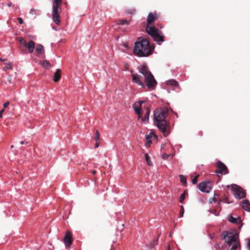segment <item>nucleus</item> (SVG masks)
I'll return each instance as SVG.
<instances>
[{"instance_id":"f257e3e1","label":"nucleus","mask_w":250,"mask_h":250,"mask_svg":"<svg viewBox=\"0 0 250 250\" xmlns=\"http://www.w3.org/2000/svg\"><path fill=\"white\" fill-rule=\"evenodd\" d=\"M168 114V108L167 107L156 109L154 112V120L155 125L165 136L169 133V124L166 118Z\"/></svg>"},{"instance_id":"f03ea898","label":"nucleus","mask_w":250,"mask_h":250,"mask_svg":"<svg viewBox=\"0 0 250 250\" xmlns=\"http://www.w3.org/2000/svg\"><path fill=\"white\" fill-rule=\"evenodd\" d=\"M158 18L157 14L149 13L147 17V24L146 26V30L148 34H149L158 43L160 44L164 41V38L162 35V32L155 27L152 26V23L156 21Z\"/></svg>"},{"instance_id":"7ed1b4c3","label":"nucleus","mask_w":250,"mask_h":250,"mask_svg":"<svg viewBox=\"0 0 250 250\" xmlns=\"http://www.w3.org/2000/svg\"><path fill=\"white\" fill-rule=\"evenodd\" d=\"M154 46L151 45L149 41L143 38H139L135 42L134 53L140 57H148L153 53Z\"/></svg>"},{"instance_id":"20e7f679","label":"nucleus","mask_w":250,"mask_h":250,"mask_svg":"<svg viewBox=\"0 0 250 250\" xmlns=\"http://www.w3.org/2000/svg\"><path fill=\"white\" fill-rule=\"evenodd\" d=\"M223 240L230 247V250H240L241 245L239 238V233L237 229L224 231L222 233Z\"/></svg>"},{"instance_id":"39448f33","label":"nucleus","mask_w":250,"mask_h":250,"mask_svg":"<svg viewBox=\"0 0 250 250\" xmlns=\"http://www.w3.org/2000/svg\"><path fill=\"white\" fill-rule=\"evenodd\" d=\"M138 70L144 76L147 87L149 89H154L157 83L146 64L140 66Z\"/></svg>"},{"instance_id":"423d86ee","label":"nucleus","mask_w":250,"mask_h":250,"mask_svg":"<svg viewBox=\"0 0 250 250\" xmlns=\"http://www.w3.org/2000/svg\"><path fill=\"white\" fill-rule=\"evenodd\" d=\"M52 14L53 21L57 24L60 23V16L61 12V5L62 3V0H52Z\"/></svg>"},{"instance_id":"0eeeda50","label":"nucleus","mask_w":250,"mask_h":250,"mask_svg":"<svg viewBox=\"0 0 250 250\" xmlns=\"http://www.w3.org/2000/svg\"><path fill=\"white\" fill-rule=\"evenodd\" d=\"M18 41L20 43L21 51L22 53H24L28 50L29 53L33 52L35 47V43L33 41H30L28 42L22 38L18 39Z\"/></svg>"},{"instance_id":"6e6552de","label":"nucleus","mask_w":250,"mask_h":250,"mask_svg":"<svg viewBox=\"0 0 250 250\" xmlns=\"http://www.w3.org/2000/svg\"><path fill=\"white\" fill-rule=\"evenodd\" d=\"M231 188L236 198L242 199L245 197L246 195V192L240 186L235 184H232L231 185Z\"/></svg>"},{"instance_id":"1a4fd4ad","label":"nucleus","mask_w":250,"mask_h":250,"mask_svg":"<svg viewBox=\"0 0 250 250\" xmlns=\"http://www.w3.org/2000/svg\"><path fill=\"white\" fill-rule=\"evenodd\" d=\"M198 188L202 192L209 193L211 189V183L209 181L203 182L198 185Z\"/></svg>"},{"instance_id":"9d476101","label":"nucleus","mask_w":250,"mask_h":250,"mask_svg":"<svg viewBox=\"0 0 250 250\" xmlns=\"http://www.w3.org/2000/svg\"><path fill=\"white\" fill-rule=\"evenodd\" d=\"M217 169L215 170L216 173L225 175L229 173V170L227 167L221 161H218L217 162Z\"/></svg>"},{"instance_id":"9b49d317","label":"nucleus","mask_w":250,"mask_h":250,"mask_svg":"<svg viewBox=\"0 0 250 250\" xmlns=\"http://www.w3.org/2000/svg\"><path fill=\"white\" fill-rule=\"evenodd\" d=\"M63 241L65 246L67 247H69L72 245L73 239L72 237V233L70 231L67 230L66 232Z\"/></svg>"},{"instance_id":"f8f14e48","label":"nucleus","mask_w":250,"mask_h":250,"mask_svg":"<svg viewBox=\"0 0 250 250\" xmlns=\"http://www.w3.org/2000/svg\"><path fill=\"white\" fill-rule=\"evenodd\" d=\"M144 101H140L136 102L133 104V109L135 112L138 115V118L140 119L142 115V104Z\"/></svg>"},{"instance_id":"ddd939ff","label":"nucleus","mask_w":250,"mask_h":250,"mask_svg":"<svg viewBox=\"0 0 250 250\" xmlns=\"http://www.w3.org/2000/svg\"><path fill=\"white\" fill-rule=\"evenodd\" d=\"M130 72L132 73L131 77L133 82L138 84L143 87H144L145 83L141 81V76L137 74H134L132 70L130 71Z\"/></svg>"},{"instance_id":"4468645a","label":"nucleus","mask_w":250,"mask_h":250,"mask_svg":"<svg viewBox=\"0 0 250 250\" xmlns=\"http://www.w3.org/2000/svg\"><path fill=\"white\" fill-rule=\"evenodd\" d=\"M156 138V136L154 134L153 131L150 132L148 135H146V146L149 147L151 144V139L152 138Z\"/></svg>"},{"instance_id":"2eb2a0df","label":"nucleus","mask_w":250,"mask_h":250,"mask_svg":"<svg viewBox=\"0 0 250 250\" xmlns=\"http://www.w3.org/2000/svg\"><path fill=\"white\" fill-rule=\"evenodd\" d=\"M35 52L37 56L44 54V49L43 45L41 44H38L36 47Z\"/></svg>"},{"instance_id":"dca6fc26","label":"nucleus","mask_w":250,"mask_h":250,"mask_svg":"<svg viewBox=\"0 0 250 250\" xmlns=\"http://www.w3.org/2000/svg\"><path fill=\"white\" fill-rule=\"evenodd\" d=\"M61 70L60 69H58L56 72L54 73V77L53 78V80L55 82H58L61 78Z\"/></svg>"},{"instance_id":"f3484780","label":"nucleus","mask_w":250,"mask_h":250,"mask_svg":"<svg viewBox=\"0 0 250 250\" xmlns=\"http://www.w3.org/2000/svg\"><path fill=\"white\" fill-rule=\"evenodd\" d=\"M241 206L243 208L247 211L250 210V204L248 200H244L241 203Z\"/></svg>"},{"instance_id":"a211bd4d","label":"nucleus","mask_w":250,"mask_h":250,"mask_svg":"<svg viewBox=\"0 0 250 250\" xmlns=\"http://www.w3.org/2000/svg\"><path fill=\"white\" fill-rule=\"evenodd\" d=\"M228 220L233 224H238L240 222V218H234L232 215L229 217Z\"/></svg>"},{"instance_id":"6ab92c4d","label":"nucleus","mask_w":250,"mask_h":250,"mask_svg":"<svg viewBox=\"0 0 250 250\" xmlns=\"http://www.w3.org/2000/svg\"><path fill=\"white\" fill-rule=\"evenodd\" d=\"M150 112V110L148 107H147L146 109V113H145L144 117L143 118H141L142 119V121L145 122L146 121H147L148 120L149 115Z\"/></svg>"},{"instance_id":"aec40b11","label":"nucleus","mask_w":250,"mask_h":250,"mask_svg":"<svg viewBox=\"0 0 250 250\" xmlns=\"http://www.w3.org/2000/svg\"><path fill=\"white\" fill-rule=\"evenodd\" d=\"M167 84L170 85L174 86H177L178 83L177 81L174 80H170L167 82Z\"/></svg>"},{"instance_id":"412c9836","label":"nucleus","mask_w":250,"mask_h":250,"mask_svg":"<svg viewBox=\"0 0 250 250\" xmlns=\"http://www.w3.org/2000/svg\"><path fill=\"white\" fill-rule=\"evenodd\" d=\"M42 65L43 67L47 69L51 67L50 62L47 60L43 61L42 63Z\"/></svg>"},{"instance_id":"4be33fe9","label":"nucleus","mask_w":250,"mask_h":250,"mask_svg":"<svg viewBox=\"0 0 250 250\" xmlns=\"http://www.w3.org/2000/svg\"><path fill=\"white\" fill-rule=\"evenodd\" d=\"M187 194V191H184V192L179 197V202L180 203H183L184 200L185 199L186 195Z\"/></svg>"},{"instance_id":"5701e85b","label":"nucleus","mask_w":250,"mask_h":250,"mask_svg":"<svg viewBox=\"0 0 250 250\" xmlns=\"http://www.w3.org/2000/svg\"><path fill=\"white\" fill-rule=\"evenodd\" d=\"M13 67L12 63L9 62L8 63H6V66L3 68V70L5 71H7L8 69H11Z\"/></svg>"},{"instance_id":"b1692460","label":"nucleus","mask_w":250,"mask_h":250,"mask_svg":"<svg viewBox=\"0 0 250 250\" xmlns=\"http://www.w3.org/2000/svg\"><path fill=\"white\" fill-rule=\"evenodd\" d=\"M129 21H127L126 20H122L119 21L117 23L118 24H121V25H125V24H129Z\"/></svg>"},{"instance_id":"393cba45","label":"nucleus","mask_w":250,"mask_h":250,"mask_svg":"<svg viewBox=\"0 0 250 250\" xmlns=\"http://www.w3.org/2000/svg\"><path fill=\"white\" fill-rule=\"evenodd\" d=\"M145 159H146V161L147 165L148 166H151L152 165V163H151V162L150 161V158H149L148 154H147V153L145 154Z\"/></svg>"},{"instance_id":"a878e982","label":"nucleus","mask_w":250,"mask_h":250,"mask_svg":"<svg viewBox=\"0 0 250 250\" xmlns=\"http://www.w3.org/2000/svg\"><path fill=\"white\" fill-rule=\"evenodd\" d=\"M179 177H180V181L181 183H182L183 184L186 183L187 179H186V178L185 176H184L182 175H180Z\"/></svg>"},{"instance_id":"bb28decb","label":"nucleus","mask_w":250,"mask_h":250,"mask_svg":"<svg viewBox=\"0 0 250 250\" xmlns=\"http://www.w3.org/2000/svg\"><path fill=\"white\" fill-rule=\"evenodd\" d=\"M180 208H181V210L180 212L179 217H182L184 214V208L183 206H182V205H181L180 206Z\"/></svg>"},{"instance_id":"cd10ccee","label":"nucleus","mask_w":250,"mask_h":250,"mask_svg":"<svg viewBox=\"0 0 250 250\" xmlns=\"http://www.w3.org/2000/svg\"><path fill=\"white\" fill-rule=\"evenodd\" d=\"M158 240V238H156L153 240V241L150 243V247H153L155 245H157V242Z\"/></svg>"},{"instance_id":"c85d7f7f","label":"nucleus","mask_w":250,"mask_h":250,"mask_svg":"<svg viewBox=\"0 0 250 250\" xmlns=\"http://www.w3.org/2000/svg\"><path fill=\"white\" fill-rule=\"evenodd\" d=\"M94 139L96 141H98L100 139V134L98 130H97L96 132Z\"/></svg>"},{"instance_id":"c756f323","label":"nucleus","mask_w":250,"mask_h":250,"mask_svg":"<svg viewBox=\"0 0 250 250\" xmlns=\"http://www.w3.org/2000/svg\"><path fill=\"white\" fill-rule=\"evenodd\" d=\"M199 177V175H197L192 180V183H193V184H196L197 183L198 178Z\"/></svg>"},{"instance_id":"7c9ffc66","label":"nucleus","mask_w":250,"mask_h":250,"mask_svg":"<svg viewBox=\"0 0 250 250\" xmlns=\"http://www.w3.org/2000/svg\"><path fill=\"white\" fill-rule=\"evenodd\" d=\"M38 11L37 9H35L34 8H32L30 9V11H29V13L31 15H34V14H35L37 12V11Z\"/></svg>"},{"instance_id":"2f4dec72","label":"nucleus","mask_w":250,"mask_h":250,"mask_svg":"<svg viewBox=\"0 0 250 250\" xmlns=\"http://www.w3.org/2000/svg\"><path fill=\"white\" fill-rule=\"evenodd\" d=\"M214 247L215 248V249L216 250H219V249H220V244H219V243H216L214 245Z\"/></svg>"},{"instance_id":"473e14b6","label":"nucleus","mask_w":250,"mask_h":250,"mask_svg":"<svg viewBox=\"0 0 250 250\" xmlns=\"http://www.w3.org/2000/svg\"><path fill=\"white\" fill-rule=\"evenodd\" d=\"M10 104V102L9 101H7L3 104V108L5 110V108H7Z\"/></svg>"},{"instance_id":"72a5a7b5","label":"nucleus","mask_w":250,"mask_h":250,"mask_svg":"<svg viewBox=\"0 0 250 250\" xmlns=\"http://www.w3.org/2000/svg\"><path fill=\"white\" fill-rule=\"evenodd\" d=\"M18 20L19 21V22L20 24H21L23 23V21L21 18H18Z\"/></svg>"},{"instance_id":"f704fd0d","label":"nucleus","mask_w":250,"mask_h":250,"mask_svg":"<svg viewBox=\"0 0 250 250\" xmlns=\"http://www.w3.org/2000/svg\"><path fill=\"white\" fill-rule=\"evenodd\" d=\"M168 157H169V155H167V154H164L162 156V158L164 159H167L168 158Z\"/></svg>"},{"instance_id":"c9c22d12","label":"nucleus","mask_w":250,"mask_h":250,"mask_svg":"<svg viewBox=\"0 0 250 250\" xmlns=\"http://www.w3.org/2000/svg\"><path fill=\"white\" fill-rule=\"evenodd\" d=\"M4 109H2L0 111V118H1L2 117V114L4 112Z\"/></svg>"},{"instance_id":"e433bc0d","label":"nucleus","mask_w":250,"mask_h":250,"mask_svg":"<svg viewBox=\"0 0 250 250\" xmlns=\"http://www.w3.org/2000/svg\"><path fill=\"white\" fill-rule=\"evenodd\" d=\"M99 146V143L98 142V141H96V143H95V148H98Z\"/></svg>"},{"instance_id":"4c0bfd02","label":"nucleus","mask_w":250,"mask_h":250,"mask_svg":"<svg viewBox=\"0 0 250 250\" xmlns=\"http://www.w3.org/2000/svg\"><path fill=\"white\" fill-rule=\"evenodd\" d=\"M223 201L225 202V203H229V202H228V198L226 197L224 200H223Z\"/></svg>"},{"instance_id":"58836bf2","label":"nucleus","mask_w":250,"mask_h":250,"mask_svg":"<svg viewBox=\"0 0 250 250\" xmlns=\"http://www.w3.org/2000/svg\"><path fill=\"white\" fill-rule=\"evenodd\" d=\"M248 240V246L249 250H250V238H249Z\"/></svg>"},{"instance_id":"ea45409f","label":"nucleus","mask_w":250,"mask_h":250,"mask_svg":"<svg viewBox=\"0 0 250 250\" xmlns=\"http://www.w3.org/2000/svg\"><path fill=\"white\" fill-rule=\"evenodd\" d=\"M8 82L11 83V80H12V78L11 77H9L7 79Z\"/></svg>"},{"instance_id":"a19ab883","label":"nucleus","mask_w":250,"mask_h":250,"mask_svg":"<svg viewBox=\"0 0 250 250\" xmlns=\"http://www.w3.org/2000/svg\"><path fill=\"white\" fill-rule=\"evenodd\" d=\"M91 173H92L93 175H95L96 173V171H95L94 170H92L91 171Z\"/></svg>"},{"instance_id":"79ce46f5","label":"nucleus","mask_w":250,"mask_h":250,"mask_svg":"<svg viewBox=\"0 0 250 250\" xmlns=\"http://www.w3.org/2000/svg\"><path fill=\"white\" fill-rule=\"evenodd\" d=\"M115 247L113 245H112L111 250H115Z\"/></svg>"},{"instance_id":"37998d69","label":"nucleus","mask_w":250,"mask_h":250,"mask_svg":"<svg viewBox=\"0 0 250 250\" xmlns=\"http://www.w3.org/2000/svg\"><path fill=\"white\" fill-rule=\"evenodd\" d=\"M7 5H8V6L9 7H10V6H12V3H8Z\"/></svg>"},{"instance_id":"c03bdc74","label":"nucleus","mask_w":250,"mask_h":250,"mask_svg":"<svg viewBox=\"0 0 250 250\" xmlns=\"http://www.w3.org/2000/svg\"><path fill=\"white\" fill-rule=\"evenodd\" d=\"M20 143L21 145H23L24 144V141H21Z\"/></svg>"},{"instance_id":"a18cd8bd","label":"nucleus","mask_w":250,"mask_h":250,"mask_svg":"<svg viewBox=\"0 0 250 250\" xmlns=\"http://www.w3.org/2000/svg\"><path fill=\"white\" fill-rule=\"evenodd\" d=\"M166 250H170V245H169V246H168V248H167V249Z\"/></svg>"},{"instance_id":"49530a36","label":"nucleus","mask_w":250,"mask_h":250,"mask_svg":"<svg viewBox=\"0 0 250 250\" xmlns=\"http://www.w3.org/2000/svg\"><path fill=\"white\" fill-rule=\"evenodd\" d=\"M213 201H214V202H216L217 201L216 199L215 198H213L212 199Z\"/></svg>"},{"instance_id":"de8ad7c7","label":"nucleus","mask_w":250,"mask_h":250,"mask_svg":"<svg viewBox=\"0 0 250 250\" xmlns=\"http://www.w3.org/2000/svg\"><path fill=\"white\" fill-rule=\"evenodd\" d=\"M124 46H125V47H127V45L126 43L124 44Z\"/></svg>"},{"instance_id":"09e8293b","label":"nucleus","mask_w":250,"mask_h":250,"mask_svg":"<svg viewBox=\"0 0 250 250\" xmlns=\"http://www.w3.org/2000/svg\"><path fill=\"white\" fill-rule=\"evenodd\" d=\"M13 147H14V146H13V145H12V146H11V148H13Z\"/></svg>"},{"instance_id":"8fccbe9b","label":"nucleus","mask_w":250,"mask_h":250,"mask_svg":"<svg viewBox=\"0 0 250 250\" xmlns=\"http://www.w3.org/2000/svg\"><path fill=\"white\" fill-rule=\"evenodd\" d=\"M0 60L1 61H3V60L2 59H1V58H0Z\"/></svg>"}]
</instances>
